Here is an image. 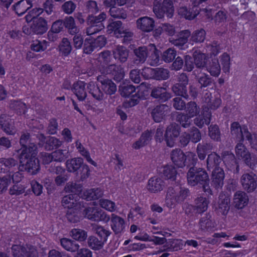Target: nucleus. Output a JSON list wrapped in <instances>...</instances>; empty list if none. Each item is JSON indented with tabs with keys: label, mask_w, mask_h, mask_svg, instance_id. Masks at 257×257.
Instances as JSON below:
<instances>
[{
	"label": "nucleus",
	"mask_w": 257,
	"mask_h": 257,
	"mask_svg": "<svg viewBox=\"0 0 257 257\" xmlns=\"http://www.w3.org/2000/svg\"><path fill=\"white\" fill-rule=\"evenodd\" d=\"M37 147L31 145L29 148L23 149L19 155V170L26 171L32 175L36 174L40 170L39 161L37 158Z\"/></svg>",
	"instance_id": "nucleus-1"
},
{
	"label": "nucleus",
	"mask_w": 257,
	"mask_h": 257,
	"mask_svg": "<svg viewBox=\"0 0 257 257\" xmlns=\"http://www.w3.org/2000/svg\"><path fill=\"white\" fill-rule=\"evenodd\" d=\"M180 132V126L176 123H172L167 126L164 137L168 146H174V140L179 137Z\"/></svg>",
	"instance_id": "nucleus-10"
},
{
	"label": "nucleus",
	"mask_w": 257,
	"mask_h": 257,
	"mask_svg": "<svg viewBox=\"0 0 257 257\" xmlns=\"http://www.w3.org/2000/svg\"><path fill=\"white\" fill-rule=\"evenodd\" d=\"M64 27L67 30L69 34H75L79 32L76 26L74 18L72 16L66 17L63 20Z\"/></svg>",
	"instance_id": "nucleus-38"
},
{
	"label": "nucleus",
	"mask_w": 257,
	"mask_h": 257,
	"mask_svg": "<svg viewBox=\"0 0 257 257\" xmlns=\"http://www.w3.org/2000/svg\"><path fill=\"white\" fill-rule=\"evenodd\" d=\"M49 46V42L44 40L40 41L36 40L32 42L31 45V48L33 51L36 52L44 51Z\"/></svg>",
	"instance_id": "nucleus-58"
},
{
	"label": "nucleus",
	"mask_w": 257,
	"mask_h": 257,
	"mask_svg": "<svg viewBox=\"0 0 257 257\" xmlns=\"http://www.w3.org/2000/svg\"><path fill=\"white\" fill-rule=\"evenodd\" d=\"M80 208H69L68 209L66 217L71 223H76L79 221Z\"/></svg>",
	"instance_id": "nucleus-47"
},
{
	"label": "nucleus",
	"mask_w": 257,
	"mask_h": 257,
	"mask_svg": "<svg viewBox=\"0 0 257 257\" xmlns=\"http://www.w3.org/2000/svg\"><path fill=\"white\" fill-rule=\"evenodd\" d=\"M9 105L10 108L16 111L18 114H22L26 113L27 109L26 105L20 100H11Z\"/></svg>",
	"instance_id": "nucleus-45"
},
{
	"label": "nucleus",
	"mask_w": 257,
	"mask_h": 257,
	"mask_svg": "<svg viewBox=\"0 0 257 257\" xmlns=\"http://www.w3.org/2000/svg\"><path fill=\"white\" fill-rule=\"evenodd\" d=\"M170 112V108L167 104H159L155 106L150 111L153 120L156 122H160L165 118Z\"/></svg>",
	"instance_id": "nucleus-13"
},
{
	"label": "nucleus",
	"mask_w": 257,
	"mask_h": 257,
	"mask_svg": "<svg viewBox=\"0 0 257 257\" xmlns=\"http://www.w3.org/2000/svg\"><path fill=\"white\" fill-rule=\"evenodd\" d=\"M163 174L168 179L175 180L177 175V171L172 165H166L163 167Z\"/></svg>",
	"instance_id": "nucleus-62"
},
{
	"label": "nucleus",
	"mask_w": 257,
	"mask_h": 257,
	"mask_svg": "<svg viewBox=\"0 0 257 257\" xmlns=\"http://www.w3.org/2000/svg\"><path fill=\"white\" fill-rule=\"evenodd\" d=\"M107 29L108 34H113L117 38L122 37L123 28H122V22L120 21H116L110 23L107 26Z\"/></svg>",
	"instance_id": "nucleus-33"
},
{
	"label": "nucleus",
	"mask_w": 257,
	"mask_h": 257,
	"mask_svg": "<svg viewBox=\"0 0 257 257\" xmlns=\"http://www.w3.org/2000/svg\"><path fill=\"white\" fill-rule=\"evenodd\" d=\"M164 186V182L161 178L154 177L149 180L147 188L151 192L157 193L162 191Z\"/></svg>",
	"instance_id": "nucleus-26"
},
{
	"label": "nucleus",
	"mask_w": 257,
	"mask_h": 257,
	"mask_svg": "<svg viewBox=\"0 0 257 257\" xmlns=\"http://www.w3.org/2000/svg\"><path fill=\"white\" fill-rule=\"evenodd\" d=\"M97 80L100 83L101 88L105 94L111 95L116 92V84L111 79L107 78L105 75H98L97 77Z\"/></svg>",
	"instance_id": "nucleus-14"
},
{
	"label": "nucleus",
	"mask_w": 257,
	"mask_h": 257,
	"mask_svg": "<svg viewBox=\"0 0 257 257\" xmlns=\"http://www.w3.org/2000/svg\"><path fill=\"white\" fill-rule=\"evenodd\" d=\"M186 114L193 117L199 113L200 107L195 101H190L186 104L184 109Z\"/></svg>",
	"instance_id": "nucleus-51"
},
{
	"label": "nucleus",
	"mask_w": 257,
	"mask_h": 257,
	"mask_svg": "<svg viewBox=\"0 0 257 257\" xmlns=\"http://www.w3.org/2000/svg\"><path fill=\"white\" fill-rule=\"evenodd\" d=\"M103 75L111 74L113 79L116 82H120L125 75L124 68L120 65L112 64L107 66H103L100 69Z\"/></svg>",
	"instance_id": "nucleus-8"
},
{
	"label": "nucleus",
	"mask_w": 257,
	"mask_h": 257,
	"mask_svg": "<svg viewBox=\"0 0 257 257\" xmlns=\"http://www.w3.org/2000/svg\"><path fill=\"white\" fill-rule=\"evenodd\" d=\"M187 177L188 183L190 185H201L204 192L212 195V190L209 186V176L204 169L193 166L189 168Z\"/></svg>",
	"instance_id": "nucleus-2"
},
{
	"label": "nucleus",
	"mask_w": 257,
	"mask_h": 257,
	"mask_svg": "<svg viewBox=\"0 0 257 257\" xmlns=\"http://www.w3.org/2000/svg\"><path fill=\"white\" fill-rule=\"evenodd\" d=\"M112 53L114 59L123 64L128 60L130 50L123 46L117 45L112 49Z\"/></svg>",
	"instance_id": "nucleus-17"
},
{
	"label": "nucleus",
	"mask_w": 257,
	"mask_h": 257,
	"mask_svg": "<svg viewBox=\"0 0 257 257\" xmlns=\"http://www.w3.org/2000/svg\"><path fill=\"white\" fill-rule=\"evenodd\" d=\"M194 64L196 68L203 69L206 67L208 62L207 56L200 51L196 50L193 54Z\"/></svg>",
	"instance_id": "nucleus-28"
},
{
	"label": "nucleus",
	"mask_w": 257,
	"mask_h": 257,
	"mask_svg": "<svg viewBox=\"0 0 257 257\" xmlns=\"http://www.w3.org/2000/svg\"><path fill=\"white\" fill-rule=\"evenodd\" d=\"M53 161L64 162L68 157V151L66 150L59 149L52 153Z\"/></svg>",
	"instance_id": "nucleus-60"
},
{
	"label": "nucleus",
	"mask_w": 257,
	"mask_h": 257,
	"mask_svg": "<svg viewBox=\"0 0 257 257\" xmlns=\"http://www.w3.org/2000/svg\"><path fill=\"white\" fill-rule=\"evenodd\" d=\"M62 205L65 207L69 208H74L76 207H80V203L77 202L75 197L73 194H69L64 196L62 199Z\"/></svg>",
	"instance_id": "nucleus-42"
},
{
	"label": "nucleus",
	"mask_w": 257,
	"mask_h": 257,
	"mask_svg": "<svg viewBox=\"0 0 257 257\" xmlns=\"http://www.w3.org/2000/svg\"><path fill=\"white\" fill-rule=\"evenodd\" d=\"M137 27L144 32L152 31L155 27V22L153 19L148 17L140 18L136 22Z\"/></svg>",
	"instance_id": "nucleus-20"
},
{
	"label": "nucleus",
	"mask_w": 257,
	"mask_h": 257,
	"mask_svg": "<svg viewBox=\"0 0 257 257\" xmlns=\"http://www.w3.org/2000/svg\"><path fill=\"white\" fill-rule=\"evenodd\" d=\"M110 16L116 19H124L127 17L126 11L122 8L113 6L109 10Z\"/></svg>",
	"instance_id": "nucleus-55"
},
{
	"label": "nucleus",
	"mask_w": 257,
	"mask_h": 257,
	"mask_svg": "<svg viewBox=\"0 0 257 257\" xmlns=\"http://www.w3.org/2000/svg\"><path fill=\"white\" fill-rule=\"evenodd\" d=\"M60 242L63 248L71 252H76V251H78V249L80 247L79 245L76 242V241L69 238H61Z\"/></svg>",
	"instance_id": "nucleus-36"
},
{
	"label": "nucleus",
	"mask_w": 257,
	"mask_h": 257,
	"mask_svg": "<svg viewBox=\"0 0 257 257\" xmlns=\"http://www.w3.org/2000/svg\"><path fill=\"white\" fill-rule=\"evenodd\" d=\"M230 130L231 134L234 135L239 141H243V127H241L238 122L235 121L231 123Z\"/></svg>",
	"instance_id": "nucleus-50"
},
{
	"label": "nucleus",
	"mask_w": 257,
	"mask_h": 257,
	"mask_svg": "<svg viewBox=\"0 0 257 257\" xmlns=\"http://www.w3.org/2000/svg\"><path fill=\"white\" fill-rule=\"evenodd\" d=\"M194 203L196 208V213L201 214L207 210L209 201L206 198L200 196L194 200Z\"/></svg>",
	"instance_id": "nucleus-39"
},
{
	"label": "nucleus",
	"mask_w": 257,
	"mask_h": 257,
	"mask_svg": "<svg viewBox=\"0 0 257 257\" xmlns=\"http://www.w3.org/2000/svg\"><path fill=\"white\" fill-rule=\"evenodd\" d=\"M149 55V50L146 46H140L133 50V56L131 64L133 66H140L144 64Z\"/></svg>",
	"instance_id": "nucleus-9"
},
{
	"label": "nucleus",
	"mask_w": 257,
	"mask_h": 257,
	"mask_svg": "<svg viewBox=\"0 0 257 257\" xmlns=\"http://www.w3.org/2000/svg\"><path fill=\"white\" fill-rule=\"evenodd\" d=\"M191 118H192V117L190 116L187 114L181 113L177 116L176 120L181 124L182 127L187 128L189 127L191 124Z\"/></svg>",
	"instance_id": "nucleus-64"
},
{
	"label": "nucleus",
	"mask_w": 257,
	"mask_h": 257,
	"mask_svg": "<svg viewBox=\"0 0 257 257\" xmlns=\"http://www.w3.org/2000/svg\"><path fill=\"white\" fill-rule=\"evenodd\" d=\"M87 243L88 245L92 249L99 250L102 248L104 242L96 236H90L88 238Z\"/></svg>",
	"instance_id": "nucleus-53"
},
{
	"label": "nucleus",
	"mask_w": 257,
	"mask_h": 257,
	"mask_svg": "<svg viewBox=\"0 0 257 257\" xmlns=\"http://www.w3.org/2000/svg\"><path fill=\"white\" fill-rule=\"evenodd\" d=\"M153 133L151 131H146L144 132L139 140L136 142L133 145L135 149H139L140 148L147 145L152 138Z\"/></svg>",
	"instance_id": "nucleus-37"
},
{
	"label": "nucleus",
	"mask_w": 257,
	"mask_h": 257,
	"mask_svg": "<svg viewBox=\"0 0 257 257\" xmlns=\"http://www.w3.org/2000/svg\"><path fill=\"white\" fill-rule=\"evenodd\" d=\"M172 90L176 95L188 99L189 95L187 93V86L175 84L172 87Z\"/></svg>",
	"instance_id": "nucleus-56"
},
{
	"label": "nucleus",
	"mask_w": 257,
	"mask_h": 257,
	"mask_svg": "<svg viewBox=\"0 0 257 257\" xmlns=\"http://www.w3.org/2000/svg\"><path fill=\"white\" fill-rule=\"evenodd\" d=\"M230 199L225 194H220L215 211L218 214L226 215L230 209Z\"/></svg>",
	"instance_id": "nucleus-19"
},
{
	"label": "nucleus",
	"mask_w": 257,
	"mask_h": 257,
	"mask_svg": "<svg viewBox=\"0 0 257 257\" xmlns=\"http://www.w3.org/2000/svg\"><path fill=\"white\" fill-rule=\"evenodd\" d=\"M213 149L212 144L207 142H202L197 145L196 152L198 157L200 160H203L206 158L208 152Z\"/></svg>",
	"instance_id": "nucleus-32"
},
{
	"label": "nucleus",
	"mask_w": 257,
	"mask_h": 257,
	"mask_svg": "<svg viewBox=\"0 0 257 257\" xmlns=\"http://www.w3.org/2000/svg\"><path fill=\"white\" fill-rule=\"evenodd\" d=\"M75 143V146L80 154L86 159L88 162L94 166H96V163L91 159L89 152L85 149L81 143L78 140L76 141Z\"/></svg>",
	"instance_id": "nucleus-52"
},
{
	"label": "nucleus",
	"mask_w": 257,
	"mask_h": 257,
	"mask_svg": "<svg viewBox=\"0 0 257 257\" xmlns=\"http://www.w3.org/2000/svg\"><path fill=\"white\" fill-rule=\"evenodd\" d=\"M203 113L201 115H199L194 119V123L200 128H202L204 124L208 125L211 120V113L210 112H205V109H203Z\"/></svg>",
	"instance_id": "nucleus-43"
},
{
	"label": "nucleus",
	"mask_w": 257,
	"mask_h": 257,
	"mask_svg": "<svg viewBox=\"0 0 257 257\" xmlns=\"http://www.w3.org/2000/svg\"><path fill=\"white\" fill-rule=\"evenodd\" d=\"M224 172L222 168H217L212 173V185L216 189L221 188L223 185Z\"/></svg>",
	"instance_id": "nucleus-22"
},
{
	"label": "nucleus",
	"mask_w": 257,
	"mask_h": 257,
	"mask_svg": "<svg viewBox=\"0 0 257 257\" xmlns=\"http://www.w3.org/2000/svg\"><path fill=\"white\" fill-rule=\"evenodd\" d=\"M211 217V216L209 213H206L204 216L201 218L199 221V225L202 230H208L214 227Z\"/></svg>",
	"instance_id": "nucleus-46"
},
{
	"label": "nucleus",
	"mask_w": 257,
	"mask_h": 257,
	"mask_svg": "<svg viewBox=\"0 0 257 257\" xmlns=\"http://www.w3.org/2000/svg\"><path fill=\"white\" fill-rule=\"evenodd\" d=\"M222 161V158L215 152H212L208 155L206 160V166L208 170H215L217 168H220L219 164Z\"/></svg>",
	"instance_id": "nucleus-30"
},
{
	"label": "nucleus",
	"mask_w": 257,
	"mask_h": 257,
	"mask_svg": "<svg viewBox=\"0 0 257 257\" xmlns=\"http://www.w3.org/2000/svg\"><path fill=\"white\" fill-rule=\"evenodd\" d=\"M32 31L36 34L42 35L45 33L47 29V21L43 18L40 17L33 20L31 25Z\"/></svg>",
	"instance_id": "nucleus-25"
},
{
	"label": "nucleus",
	"mask_w": 257,
	"mask_h": 257,
	"mask_svg": "<svg viewBox=\"0 0 257 257\" xmlns=\"http://www.w3.org/2000/svg\"><path fill=\"white\" fill-rule=\"evenodd\" d=\"M106 19V14L105 12H101L98 15L90 14L86 19V23L88 26L86 30L87 35H91L97 33L104 28L102 22Z\"/></svg>",
	"instance_id": "nucleus-4"
},
{
	"label": "nucleus",
	"mask_w": 257,
	"mask_h": 257,
	"mask_svg": "<svg viewBox=\"0 0 257 257\" xmlns=\"http://www.w3.org/2000/svg\"><path fill=\"white\" fill-rule=\"evenodd\" d=\"M110 226L115 234L121 232L125 228V221L120 216L112 214L110 217Z\"/></svg>",
	"instance_id": "nucleus-23"
},
{
	"label": "nucleus",
	"mask_w": 257,
	"mask_h": 257,
	"mask_svg": "<svg viewBox=\"0 0 257 257\" xmlns=\"http://www.w3.org/2000/svg\"><path fill=\"white\" fill-rule=\"evenodd\" d=\"M195 78L199 84V88L201 89L209 87L213 83L212 78L204 73L196 76Z\"/></svg>",
	"instance_id": "nucleus-40"
},
{
	"label": "nucleus",
	"mask_w": 257,
	"mask_h": 257,
	"mask_svg": "<svg viewBox=\"0 0 257 257\" xmlns=\"http://www.w3.org/2000/svg\"><path fill=\"white\" fill-rule=\"evenodd\" d=\"M62 142L54 137H48L44 145V148L47 151H51L60 147Z\"/></svg>",
	"instance_id": "nucleus-44"
},
{
	"label": "nucleus",
	"mask_w": 257,
	"mask_h": 257,
	"mask_svg": "<svg viewBox=\"0 0 257 257\" xmlns=\"http://www.w3.org/2000/svg\"><path fill=\"white\" fill-rule=\"evenodd\" d=\"M93 231L99 236L100 239L105 242L111 232L101 226L96 225L93 227Z\"/></svg>",
	"instance_id": "nucleus-61"
},
{
	"label": "nucleus",
	"mask_w": 257,
	"mask_h": 257,
	"mask_svg": "<svg viewBox=\"0 0 257 257\" xmlns=\"http://www.w3.org/2000/svg\"><path fill=\"white\" fill-rule=\"evenodd\" d=\"M205 68L212 76L218 77L220 73L221 67L217 59H212L209 61Z\"/></svg>",
	"instance_id": "nucleus-35"
},
{
	"label": "nucleus",
	"mask_w": 257,
	"mask_h": 257,
	"mask_svg": "<svg viewBox=\"0 0 257 257\" xmlns=\"http://www.w3.org/2000/svg\"><path fill=\"white\" fill-rule=\"evenodd\" d=\"M170 72L164 68H154V79L157 80H166L169 77Z\"/></svg>",
	"instance_id": "nucleus-59"
},
{
	"label": "nucleus",
	"mask_w": 257,
	"mask_h": 257,
	"mask_svg": "<svg viewBox=\"0 0 257 257\" xmlns=\"http://www.w3.org/2000/svg\"><path fill=\"white\" fill-rule=\"evenodd\" d=\"M112 54L109 50H104L99 54L98 57V61L100 64H103L105 66L110 65V63L112 60Z\"/></svg>",
	"instance_id": "nucleus-54"
},
{
	"label": "nucleus",
	"mask_w": 257,
	"mask_h": 257,
	"mask_svg": "<svg viewBox=\"0 0 257 257\" xmlns=\"http://www.w3.org/2000/svg\"><path fill=\"white\" fill-rule=\"evenodd\" d=\"M83 159L81 157L74 158L67 160L66 166L69 172L76 173L83 163Z\"/></svg>",
	"instance_id": "nucleus-31"
},
{
	"label": "nucleus",
	"mask_w": 257,
	"mask_h": 257,
	"mask_svg": "<svg viewBox=\"0 0 257 257\" xmlns=\"http://www.w3.org/2000/svg\"><path fill=\"white\" fill-rule=\"evenodd\" d=\"M0 128L7 135L14 136L16 133L14 120L6 114L0 115Z\"/></svg>",
	"instance_id": "nucleus-12"
},
{
	"label": "nucleus",
	"mask_w": 257,
	"mask_h": 257,
	"mask_svg": "<svg viewBox=\"0 0 257 257\" xmlns=\"http://www.w3.org/2000/svg\"><path fill=\"white\" fill-rule=\"evenodd\" d=\"M151 96L162 102L167 101L171 97V93L168 92L166 88L163 87H154L153 88Z\"/></svg>",
	"instance_id": "nucleus-24"
},
{
	"label": "nucleus",
	"mask_w": 257,
	"mask_h": 257,
	"mask_svg": "<svg viewBox=\"0 0 257 257\" xmlns=\"http://www.w3.org/2000/svg\"><path fill=\"white\" fill-rule=\"evenodd\" d=\"M153 11L159 19L164 18L165 15L168 18H171L174 13L173 3L171 0H164L160 6L154 7Z\"/></svg>",
	"instance_id": "nucleus-6"
},
{
	"label": "nucleus",
	"mask_w": 257,
	"mask_h": 257,
	"mask_svg": "<svg viewBox=\"0 0 257 257\" xmlns=\"http://www.w3.org/2000/svg\"><path fill=\"white\" fill-rule=\"evenodd\" d=\"M222 161L228 170L234 173H238L239 166L236 161L235 156L229 152H224L222 154Z\"/></svg>",
	"instance_id": "nucleus-15"
},
{
	"label": "nucleus",
	"mask_w": 257,
	"mask_h": 257,
	"mask_svg": "<svg viewBox=\"0 0 257 257\" xmlns=\"http://www.w3.org/2000/svg\"><path fill=\"white\" fill-rule=\"evenodd\" d=\"M14 257H37L38 251L36 247L31 245L24 246L21 245H13L12 247Z\"/></svg>",
	"instance_id": "nucleus-7"
},
{
	"label": "nucleus",
	"mask_w": 257,
	"mask_h": 257,
	"mask_svg": "<svg viewBox=\"0 0 257 257\" xmlns=\"http://www.w3.org/2000/svg\"><path fill=\"white\" fill-rule=\"evenodd\" d=\"M86 83L83 81H79L74 83L73 85L72 90L80 101H83L87 96V93L85 90Z\"/></svg>",
	"instance_id": "nucleus-29"
},
{
	"label": "nucleus",
	"mask_w": 257,
	"mask_h": 257,
	"mask_svg": "<svg viewBox=\"0 0 257 257\" xmlns=\"http://www.w3.org/2000/svg\"><path fill=\"white\" fill-rule=\"evenodd\" d=\"M206 36V32L203 29L197 30L193 32L190 36V41L194 43H202L205 39Z\"/></svg>",
	"instance_id": "nucleus-57"
},
{
	"label": "nucleus",
	"mask_w": 257,
	"mask_h": 257,
	"mask_svg": "<svg viewBox=\"0 0 257 257\" xmlns=\"http://www.w3.org/2000/svg\"><path fill=\"white\" fill-rule=\"evenodd\" d=\"M64 190L66 193H71L74 197H77V195L82 190V186L76 183L69 182L65 186Z\"/></svg>",
	"instance_id": "nucleus-48"
},
{
	"label": "nucleus",
	"mask_w": 257,
	"mask_h": 257,
	"mask_svg": "<svg viewBox=\"0 0 257 257\" xmlns=\"http://www.w3.org/2000/svg\"><path fill=\"white\" fill-rule=\"evenodd\" d=\"M256 181L257 176L253 173H244L240 178V182L243 188L248 193L253 192L256 189Z\"/></svg>",
	"instance_id": "nucleus-11"
},
{
	"label": "nucleus",
	"mask_w": 257,
	"mask_h": 257,
	"mask_svg": "<svg viewBox=\"0 0 257 257\" xmlns=\"http://www.w3.org/2000/svg\"><path fill=\"white\" fill-rule=\"evenodd\" d=\"M70 236L75 240L84 241L87 237V232L84 230L74 228L70 232Z\"/></svg>",
	"instance_id": "nucleus-49"
},
{
	"label": "nucleus",
	"mask_w": 257,
	"mask_h": 257,
	"mask_svg": "<svg viewBox=\"0 0 257 257\" xmlns=\"http://www.w3.org/2000/svg\"><path fill=\"white\" fill-rule=\"evenodd\" d=\"M208 135L210 138L214 141H221V133L219 127L217 125H211L208 127Z\"/></svg>",
	"instance_id": "nucleus-63"
},
{
	"label": "nucleus",
	"mask_w": 257,
	"mask_h": 257,
	"mask_svg": "<svg viewBox=\"0 0 257 257\" xmlns=\"http://www.w3.org/2000/svg\"><path fill=\"white\" fill-rule=\"evenodd\" d=\"M84 216L94 221L108 222L110 217L102 209L94 207H89L83 210Z\"/></svg>",
	"instance_id": "nucleus-5"
},
{
	"label": "nucleus",
	"mask_w": 257,
	"mask_h": 257,
	"mask_svg": "<svg viewBox=\"0 0 257 257\" xmlns=\"http://www.w3.org/2000/svg\"><path fill=\"white\" fill-rule=\"evenodd\" d=\"M32 7L31 0H21L14 5L12 8L18 15L22 16Z\"/></svg>",
	"instance_id": "nucleus-27"
},
{
	"label": "nucleus",
	"mask_w": 257,
	"mask_h": 257,
	"mask_svg": "<svg viewBox=\"0 0 257 257\" xmlns=\"http://www.w3.org/2000/svg\"><path fill=\"white\" fill-rule=\"evenodd\" d=\"M190 195L188 188L178 185L170 186L166 191V204L169 208L174 207L176 204L183 203Z\"/></svg>",
	"instance_id": "nucleus-3"
},
{
	"label": "nucleus",
	"mask_w": 257,
	"mask_h": 257,
	"mask_svg": "<svg viewBox=\"0 0 257 257\" xmlns=\"http://www.w3.org/2000/svg\"><path fill=\"white\" fill-rule=\"evenodd\" d=\"M103 194L101 189L92 188L85 191L83 193V198L87 200L98 199L102 197Z\"/></svg>",
	"instance_id": "nucleus-41"
},
{
	"label": "nucleus",
	"mask_w": 257,
	"mask_h": 257,
	"mask_svg": "<svg viewBox=\"0 0 257 257\" xmlns=\"http://www.w3.org/2000/svg\"><path fill=\"white\" fill-rule=\"evenodd\" d=\"M249 202L247 193L243 191H237L233 195V206L237 209H242L246 206Z\"/></svg>",
	"instance_id": "nucleus-16"
},
{
	"label": "nucleus",
	"mask_w": 257,
	"mask_h": 257,
	"mask_svg": "<svg viewBox=\"0 0 257 257\" xmlns=\"http://www.w3.org/2000/svg\"><path fill=\"white\" fill-rule=\"evenodd\" d=\"M191 36L189 30H184L180 32L176 37L170 38L169 42L180 49H183V46L187 43L188 38Z\"/></svg>",
	"instance_id": "nucleus-18"
},
{
	"label": "nucleus",
	"mask_w": 257,
	"mask_h": 257,
	"mask_svg": "<svg viewBox=\"0 0 257 257\" xmlns=\"http://www.w3.org/2000/svg\"><path fill=\"white\" fill-rule=\"evenodd\" d=\"M170 157L173 163L177 167L182 168L185 166L186 156L181 149L172 150Z\"/></svg>",
	"instance_id": "nucleus-21"
},
{
	"label": "nucleus",
	"mask_w": 257,
	"mask_h": 257,
	"mask_svg": "<svg viewBox=\"0 0 257 257\" xmlns=\"http://www.w3.org/2000/svg\"><path fill=\"white\" fill-rule=\"evenodd\" d=\"M87 88L88 92L96 100L101 101L103 99L104 93L98 86L95 85L94 82H90L87 83Z\"/></svg>",
	"instance_id": "nucleus-34"
}]
</instances>
